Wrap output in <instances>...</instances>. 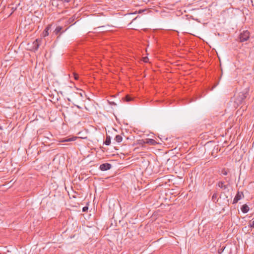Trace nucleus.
I'll return each mask as SVG.
<instances>
[{"label": "nucleus", "instance_id": "obj_1", "mask_svg": "<svg viewBox=\"0 0 254 254\" xmlns=\"http://www.w3.org/2000/svg\"><path fill=\"white\" fill-rule=\"evenodd\" d=\"M250 33L248 30H244L239 35L240 41L243 42L247 41L250 38Z\"/></svg>", "mask_w": 254, "mask_h": 254}, {"label": "nucleus", "instance_id": "obj_2", "mask_svg": "<svg viewBox=\"0 0 254 254\" xmlns=\"http://www.w3.org/2000/svg\"><path fill=\"white\" fill-rule=\"evenodd\" d=\"M42 40L41 39H36L33 43L32 47H31L30 50L33 52H35L38 50L41 43Z\"/></svg>", "mask_w": 254, "mask_h": 254}, {"label": "nucleus", "instance_id": "obj_3", "mask_svg": "<svg viewBox=\"0 0 254 254\" xmlns=\"http://www.w3.org/2000/svg\"><path fill=\"white\" fill-rule=\"evenodd\" d=\"M247 97V93L241 92L237 97L236 102L239 104H242Z\"/></svg>", "mask_w": 254, "mask_h": 254}, {"label": "nucleus", "instance_id": "obj_4", "mask_svg": "<svg viewBox=\"0 0 254 254\" xmlns=\"http://www.w3.org/2000/svg\"><path fill=\"white\" fill-rule=\"evenodd\" d=\"M228 252L230 251V252H231V248H230L229 247H226L225 246H220L218 250V253L219 254H224V253L226 252Z\"/></svg>", "mask_w": 254, "mask_h": 254}, {"label": "nucleus", "instance_id": "obj_5", "mask_svg": "<svg viewBox=\"0 0 254 254\" xmlns=\"http://www.w3.org/2000/svg\"><path fill=\"white\" fill-rule=\"evenodd\" d=\"M112 167V165L108 163L102 164L100 165L99 169L103 171H107L110 169Z\"/></svg>", "mask_w": 254, "mask_h": 254}, {"label": "nucleus", "instance_id": "obj_6", "mask_svg": "<svg viewBox=\"0 0 254 254\" xmlns=\"http://www.w3.org/2000/svg\"><path fill=\"white\" fill-rule=\"evenodd\" d=\"M242 197H244L243 192L238 191L235 198L233 199V204L237 203L238 201L242 198Z\"/></svg>", "mask_w": 254, "mask_h": 254}, {"label": "nucleus", "instance_id": "obj_7", "mask_svg": "<svg viewBox=\"0 0 254 254\" xmlns=\"http://www.w3.org/2000/svg\"><path fill=\"white\" fill-rule=\"evenodd\" d=\"M52 24H49L42 32V35L43 37H45L49 35V30L51 29Z\"/></svg>", "mask_w": 254, "mask_h": 254}, {"label": "nucleus", "instance_id": "obj_8", "mask_svg": "<svg viewBox=\"0 0 254 254\" xmlns=\"http://www.w3.org/2000/svg\"><path fill=\"white\" fill-rule=\"evenodd\" d=\"M145 142L146 144H149L152 145H155L157 142L154 139L151 138H146Z\"/></svg>", "mask_w": 254, "mask_h": 254}, {"label": "nucleus", "instance_id": "obj_9", "mask_svg": "<svg viewBox=\"0 0 254 254\" xmlns=\"http://www.w3.org/2000/svg\"><path fill=\"white\" fill-rule=\"evenodd\" d=\"M76 137H70V138H65V139H62L60 140V142H64L74 141L76 139Z\"/></svg>", "mask_w": 254, "mask_h": 254}, {"label": "nucleus", "instance_id": "obj_10", "mask_svg": "<svg viewBox=\"0 0 254 254\" xmlns=\"http://www.w3.org/2000/svg\"><path fill=\"white\" fill-rule=\"evenodd\" d=\"M241 210L244 213H246L249 211V207L247 204H244L241 207Z\"/></svg>", "mask_w": 254, "mask_h": 254}, {"label": "nucleus", "instance_id": "obj_11", "mask_svg": "<svg viewBox=\"0 0 254 254\" xmlns=\"http://www.w3.org/2000/svg\"><path fill=\"white\" fill-rule=\"evenodd\" d=\"M111 137L110 136V135L107 134L106 135V139H105V141H104V143L106 145H110L111 144Z\"/></svg>", "mask_w": 254, "mask_h": 254}, {"label": "nucleus", "instance_id": "obj_12", "mask_svg": "<svg viewBox=\"0 0 254 254\" xmlns=\"http://www.w3.org/2000/svg\"><path fill=\"white\" fill-rule=\"evenodd\" d=\"M218 186L221 189L225 190L227 188V185L224 184V182H219L218 184Z\"/></svg>", "mask_w": 254, "mask_h": 254}, {"label": "nucleus", "instance_id": "obj_13", "mask_svg": "<svg viewBox=\"0 0 254 254\" xmlns=\"http://www.w3.org/2000/svg\"><path fill=\"white\" fill-rule=\"evenodd\" d=\"M63 27L62 26H57L55 30H54V33L56 35H58L59 33L61 32V31L62 30Z\"/></svg>", "mask_w": 254, "mask_h": 254}, {"label": "nucleus", "instance_id": "obj_14", "mask_svg": "<svg viewBox=\"0 0 254 254\" xmlns=\"http://www.w3.org/2000/svg\"><path fill=\"white\" fill-rule=\"evenodd\" d=\"M115 140H116V142L120 143L122 142L123 140V137L121 135H117L115 136Z\"/></svg>", "mask_w": 254, "mask_h": 254}, {"label": "nucleus", "instance_id": "obj_15", "mask_svg": "<svg viewBox=\"0 0 254 254\" xmlns=\"http://www.w3.org/2000/svg\"><path fill=\"white\" fill-rule=\"evenodd\" d=\"M146 139H139L137 140V144L141 145H143L145 144H146L145 142Z\"/></svg>", "mask_w": 254, "mask_h": 254}, {"label": "nucleus", "instance_id": "obj_16", "mask_svg": "<svg viewBox=\"0 0 254 254\" xmlns=\"http://www.w3.org/2000/svg\"><path fill=\"white\" fill-rule=\"evenodd\" d=\"M217 194L216 193H215L213 194V195L212 196V200L214 202H216L217 201Z\"/></svg>", "mask_w": 254, "mask_h": 254}, {"label": "nucleus", "instance_id": "obj_17", "mask_svg": "<svg viewBox=\"0 0 254 254\" xmlns=\"http://www.w3.org/2000/svg\"><path fill=\"white\" fill-rule=\"evenodd\" d=\"M125 100L127 102H129L132 100V98L131 97H130L129 95H127L125 97Z\"/></svg>", "mask_w": 254, "mask_h": 254}, {"label": "nucleus", "instance_id": "obj_18", "mask_svg": "<svg viewBox=\"0 0 254 254\" xmlns=\"http://www.w3.org/2000/svg\"><path fill=\"white\" fill-rule=\"evenodd\" d=\"M221 173L222 174H223V175H227L228 174V172L225 169H223L221 171Z\"/></svg>", "mask_w": 254, "mask_h": 254}, {"label": "nucleus", "instance_id": "obj_19", "mask_svg": "<svg viewBox=\"0 0 254 254\" xmlns=\"http://www.w3.org/2000/svg\"><path fill=\"white\" fill-rule=\"evenodd\" d=\"M74 19H75V17H74V16L69 18L68 20V22L69 23H70L74 21Z\"/></svg>", "mask_w": 254, "mask_h": 254}, {"label": "nucleus", "instance_id": "obj_20", "mask_svg": "<svg viewBox=\"0 0 254 254\" xmlns=\"http://www.w3.org/2000/svg\"><path fill=\"white\" fill-rule=\"evenodd\" d=\"M88 207L87 206H85L82 208L83 212H86L88 210Z\"/></svg>", "mask_w": 254, "mask_h": 254}, {"label": "nucleus", "instance_id": "obj_21", "mask_svg": "<svg viewBox=\"0 0 254 254\" xmlns=\"http://www.w3.org/2000/svg\"><path fill=\"white\" fill-rule=\"evenodd\" d=\"M73 75H74V78L75 80H78V74H76V73H73Z\"/></svg>", "mask_w": 254, "mask_h": 254}, {"label": "nucleus", "instance_id": "obj_22", "mask_svg": "<svg viewBox=\"0 0 254 254\" xmlns=\"http://www.w3.org/2000/svg\"><path fill=\"white\" fill-rule=\"evenodd\" d=\"M59 1H62L63 2H69L71 1V0H58Z\"/></svg>", "mask_w": 254, "mask_h": 254}, {"label": "nucleus", "instance_id": "obj_23", "mask_svg": "<svg viewBox=\"0 0 254 254\" xmlns=\"http://www.w3.org/2000/svg\"><path fill=\"white\" fill-rule=\"evenodd\" d=\"M250 226L254 228V221L252 223L250 224Z\"/></svg>", "mask_w": 254, "mask_h": 254}, {"label": "nucleus", "instance_id": "obj_24", "mask_svg": "<svg viewBox=\"0 0 254 254\" xmlns=\"http://www.w3.org/2000/svg\"><path fill=\"white\" fill-rule=\"evenodd\" d=\"M148 60V59L147 57H145L143 58V62L146 63V62H147Z\"/></svg>", "mask_w": 254, "mask_h": 254}, {"label": "nucleus", "instance_id": "obj_25", "mask_svg": "<svg viewBox=\"0 0 254 254\" xmlns=\"http://www.w3.org/2000/svg\"><path fill=\"white\" fill-rule=\"evenodd\" d=\"M224 254H232V251L231 252H230V251H229L228 252H227V251L224 253Z\"/></svg>", "mask_w": 254, "mask_h": 254}, {"label": "nucleus", "instance_id": "obj_26", "mask_svg": "<svg viewBox=\"0 0 254 254\" xmlns=\"http://www.w3.org/2000/svg\"><path fill=\"white\" fill-rule=\"evenodd\" d=\"M0 129L2 130V127L0 126Z\"/></svg>", "mask_w": 254, "mask_h": 254}, {"label": "nucleus", "instance_id": "obj_27", "mask_svg": "<svg viewBox=\"0 0 254 254\" xmlns=\"http://www.w3.org/2000/svg\"><path fill=\"white\" fill-rule=\"evenodd\" d=\"M67 100L68 101H70V100L69 98H68Z\"/></svg>", "mask_w": 254, "mask_h": 254}]
</instances>
